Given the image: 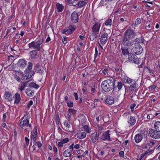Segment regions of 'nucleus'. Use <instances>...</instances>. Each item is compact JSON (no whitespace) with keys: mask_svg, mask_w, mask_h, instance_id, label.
Wrapping results in <instances>:
<instances>
[{"mask_svg":"<svg viewBox=\"0 0 160 160\" xmlns=\"http://www.w3.org/2000/svg\"><path fill=\"white\" fill-rule=\"evenodd\" d=\"M19 125L24 130L29 132L32 129V126L29 122V118L24 116L19 121Z\"/></svg>","mask_w":160,"mask_h":160,"instance_id":"nucleus-1","label":"nucleus"},{"mask_svg":"<svg viewBox=\"0 0 160 160\" xmlns=\"http://www.w3.org/2000/svg\"><path fill=\"white\" fill-rule=\"evenodd\" d=\"M32 67V63L31 62L28 63V66L26 70V72L28 73H26V75H24L21 73V75L22 76L21 77V79L22 80H27L31 78L32 75L34 73L33 71H30Z\"/></svg>","mask_w":160,"mask_h":160,"instance_id":"nucleus-2","label":"nucleus"},{"mask_svg":"<svg viewBox=\"0 0 160 160\" xmlns=\"http://www.w3.org/2000/svg\"><path fill=\"white\" fill-rule=\"evenodd\" d=\"M114 81H103L101 86L105 92H108L114 87Z\"/></svg>","mask_w":160,"mask_h":160,"instance_id":"nucleus-3","label":"nucleus"},{"mask_svg":"<svg viewBox=\"0 0 160 160\" xmlns=\"http://www.w3.org/2000/svg\"><path fill=\"white\" fill-rule=\"evenodd\" d=\"M43 42L42 38H40L37 41H32L28 44V46L30 48H33L38 51H40L41 49V45Z\"/></svg>","mask_w":160,"mask_h":160,"instance_id":"nucleus-4","label":"nucleus"},{"mask_svg":"<svg viewBox=\"0 0 160 160\" xmlns=\"http://www.w3.org/2000/svg\"><path fill=\"white\" fill-rule=\"evenodd\" d=\"M131 46V49L135 54L139 55L142 52V48L139 43H133L132 44Z\"/></svg>","mask_w":160,"mask_h":160,"instance_id":"nucleus-5","label":"nucleus"},{"mask_svg":"<svg viewBox=\"0 0 160 160\" xmlns=\"http://www.w3.org/2000/svg\"><path fill=\"white\" fill-rule=\"evenodd\" d=\"M135 35L136 33L133 30L128 29L124 32L122 38L130 40L134 38Z\"/></svg>","mask_w":160,"mask_h":160,"instance_id":"nucleus-6","label":"nucleus"},{"mask_svg":"<svg viewBox=\"0 0 160 160\" xmlns=\"http://www.w3.org/2000/svg\"><path fill=\"white\" fill-rule=\"evenodd\" d=\"M160 132L155 130L154 129H152L149 132V134L150 137L155 139L160 138Z\"/></svg>","mask_w":160,"mask_h":160,"instance_id":"nucleus-7","label":"nucleus"},{"mask_svg":"<svg viewBox=\"0 0 160 160\" xmlns=\"http://www.w3.org/2000/svg\"><path fill=\"white\" fill-rule=\"evenodd\" d=\"M132 44L130 40L122 38L121 46L128 48L130 47L131 48V46Z\"/></svg>","mask_w":160,"mask_h":160,"instance_id":"nucleus-8","label":"nucleus"},{"mask_svg":"<svg viewBox=\"0 0 160 160\" xmlns=\"http://www.w3.org/2000/svg\"><path fill=\"white\" fill-rule=\"evenodd\" d=\"M29 81H27L26 82H24L22 84L25 87L28 86L30 88H33L36 89H38L39 87L38 85L33 82H31L28 84Z\"/></svg>","mask_w":160,"mask_h":160,"instance_id":"nucleus-9","label":"nucleus"},{"mask_svg":"<svg viewBox=\"0 0 160 160\" xmlns=\"http://www.w3.org/2000/svg\"><path fill=\"white\" fill-rule=\"evenodd\" d=\"M78 13L76 11H74L71 16V19L73 23H75L78 21Z\"/></svg>","mask_w":160,"mask_h":160,"instance_id":"nucleus-10","label":"nucleus"},{"mask_svg":"<svg viewBox=\"0 0 160 160\" xmlns=\"http://www.w3.org/2000/svg\"><path fill=\"white\" fill-rule=\"evenodd\" d=\"M109 132V131L108 130L103 133L101 136V138L104 140L111 141Z\"/></svg>","mask_w":160,"mask_h":160,"instance_id":"nucleus-11","label":"nucleus"},{"mask_svg":"<svg viewBox=\"0 0 160 160\" xmlns=\"http://www.w3.org/2000/svg\"><path fill=\"white\" fill-rule=\"evenodd\" d=\"M100 134L99 132H95L92 134L91 140L92 142L95 143L98 140Z\"/></svg>","mask_w":160,"mask_h":160,"instance_id":"nucleus-12","label":"nucleus"},{"mask_svg":"<svg viewBox=\"0 0 160 160\" xmlns=\"http://www.w3.org/2000/svg\"><path fill=\"white\" fill-rule=\"evenodd\" d=\"M17 65L18 67L23 68L26 66L27 61L24 59H20L18 61Z\"/></svg>","mask_w":160,"mask_h":160,"instance_id":"nucleus-13","label":"nucleus"},{"mask_svg":"<svg viewBox=\"0 0 160 160\" xmlns=\"http://www.w3.org/2000/svg\"><path fill=\"white\" fill-rule=\"evenodd\" d=\"M108 34L106 33H104L102 35L100 38V42L102 44H105L108 40Z\"/></svg>","mask_w":160,"mask_h":160,"instance_id":"nucleus-14","label":"nucleus"},{"mask_svg":"<svg viewBox=\"0 0 160 160\" xmlns=\"http://www.w3.org/2000/svg\"><path fill=\"white\" fill-rule=\"evenodd\" d=\"M100 26L101 25L98 22L95 23L92 26V31L98 33Z\"/></svg>","mask_w":160,"mask_h":160,"instance_id":"nucleus-15","label":"nucleus"},{"mask_svg":"<svg viewBox=\"0 0 160 160\" xmlns=\"http://www.w3.org/2000/svg\"><path fill=\"white\" fill-rule=\"evenodd\" d=\"M64 8V6L62 4L57 2L56 5V9L58 12H61Z\"/></svg>","mask_w":160,"mask_h":160,"instance_id":"nucleus-16","label":"nucleus"},{"mask_svg":"<svg viewBox=\"0 0 160 160\" xmlns=\"http://www.w3.org/2000/svg\"><path fill=\"white\" fill-rule=\"evenodd\" d=\"M105 102L108 104L112 105L114 102V100L113 97L108 96L107 97L105 100Z\"/></svg>","mask_w":160,"mask_h":160,"instance_id":"nucleus-17","label":"nucleus"},{"mask_svg":"<svg viewBox=\"0 0 160 160\" xmlns=\"http://www.w3.org/2000/svg\"><path fill=\"white\" fill-rule=\"evenodd\" d=\"M142 139V136L140 133L137 134L134 137L135 141L136 143L140 142Z\"/></svg>","mask_w":160,"mask_h":160,"instance_id":"nucleus-18","label":"nucleus"},{"mask_svg":"<svg viewBox=\"0 0 160 160\" xmlns=\"http://www.w3.org/2000/svg\"><path fill=\"white\" fill-rule=\"evenodd\" d=\"M76 27L74 25H70L68 27V29H67V34H70L73 33L75 30Z\"/></svg>","mask_w":160,"mask_h":160,"instance_id":"nucleus-19","label":"nucleus"},{"mask_svg":"<svg viewBox=\"0 0 160 160\" xmlns=\"http://www.w3.org/2000/svg\"><path fill=\"white\" fill-rule=\"evenodd\" d=\"M37 130L35 128V131H34L31 135V141L33 143H35L36 138L37 136Z\"/></svg>","mask_w":160,"mask_h":160,"instance_id":"nucleus-20","label":"nucleus"},{"mask_svg":"<svg viewBox=\"0 0 160 160\" xmlns=\"http://www.w3.org/2000/svg\"><path fill=\"white\" fill-rule=\"evenodd\" d=\"M37 51H38L36 50H34L29 52L30 56L32 59H35L36 58L38 55Z\"/></svg>","mask_w":160,"mask_h":160,"instance_id":"nucleus-21","label":"nucleus"},{"mask_svg":"<svg viewBox=\"0 0 160 160\" xmlns=\"http://www.w3.org/2000/svg\"><path fill=\"white\" fill-rule=\"evenodd\" d=\"M136 120L135 118L132 116H130L128 122L131 125H133L135 124Z\"/></svg>","mask_w":160,"mask_h":160,"instance_id":"nucleus-22","label":"nucleus"},{"mask_svg":"<svg viewBox=\"0 0 160 160\" xmlns=\"http://www.w3.org/2000/svg\"><path fill=\"white\" fill-rule=\"evenodd\" d=\"M36 71L37 72L40 73L41 75L43 73V70H42L43 68L40 66L39 63H37L35 66Z\"/></svg>","mask_w":160,"mask_h":160,"instance_id":"nucleus-23","label":"nucleus"},{"mask_svg":"<svg viewBox=\"0 0 160 160\" xmlns=\"http://www.w3.org/2000/svg\"><path fill=\"white\" fill-rule=\"evenodd\" d=\"M128 49V48L121 46L122 54L125 55H128L129 54Z\"/></svg>","mask_w":160,"mask_h":160,"instance_id":"nucleus-24","label":"nucleus"},{"mask_svg":"<svg viewBox=\"0 0 160 160\" xmlns=\"http://www.w3.org/2000/svg\"><path fill=\"white\" fill-rule=\"evenodd\" d=\"M98 33L94 32L92 31V33L90 35L89 38L90 40L93 41L96 38L98 37Z\"/></svg>","mask_w":160,"mask_h":160,"instance_id":"nucleus-25","label":"nucleus"},{"mask_svg":"<svg viewBox=\"0 0 160 160\" xmlns=\"http://www.w3.org/2000/svg\"><path fill=\"white\" fill-rule=\"evenodd\" d=\"M25 93L29 97H32L34 94V92L33 90H32L31 88H28L26 89Z\"/></svg>","mask_w":160,"mask_h":160,"instance_id":"nucleus-26","label":"nucleus"},{"mask_svg":"<svg viewBox=\"0 0 160 160\" xmlns=\"http://www.w3.org/2000/svg\"><path fill=\"white\" fill-rule=\"evenodd\" d=\"M14 98H15L14 103H19L21 100V97L20 94L18 93H16L14 95Z\"/></svg>","mask_w":160,"mask_h":160,"instance_id":"nucleus-27","label":"nucleus"},{"mask_svg":"<svg viewBox=\"0 0 160 160\" xmlns=\"http://www.w3.org/2000/svg\"><path fill=\"white\" fill-rule=\"evenodd\" d=\"M77 138L80 139L84 138L86 137V133L85 132H78L77 135Z\"/></svg>","mask_w":160,"mask_h":160,"instance_id":"nucleus-28","label":"nucleus"},{"mask_svg":"<svg viewBox=\"0 0 160 160\" xmlns=\"http://www.w3.org/2000/svg\"><path fill=\"white\" fill-rule=\"evenodd\" d=\"M5 98L8 101H12V99L11 98L12 95L11 94L8 92H6L5 94Z\"/></svg>","mask_w":160,"mask_h":160,"instance_id":"nucleus-29","label":"nucleus"},{"mask_svg":"<svg viewBox=\"0 0 160 160\" xmlns=\"http://www.w3.org/2000/svg\"><path fill=\"white\" fill-rule=\"evenodd\" d=\"M72 150H66L63 152V155L65 157H70L72 154Z\"/></svg>","mask_w":160,"mask_h":160,"instance_id":"nucleus-30","label":"nucleus"},{"mask_svg":"<svg viewBox=\"0 0 160 160\" xmlns=\"http://www.w3.org/2000/svg\"><path fill=\"white\" fill-rule=\"evenodd\" d=\"M154 128L155 130L160 132V122H156L154 124Z\"/></svg>","mask_w":160,"mask_h":160,"instance_id":"nucleus-31","label":"nucleus"},{"mask_svg":"<svg viewBox=\"0 0 160 160\" xmlns=\"http://www.w3.org/2000/svg\"><path fill=\"white\" fill-rule=\"evenodd\" d=\"M64 124L65 127L66 128L67 131H69V128L71 127V125H70V124L69 123V120L65 121L64 123Z\"/></svg>","mask_w":160,"mask_h":160,"instance_id":"nucleus-32","label":"nucleus"},{"mask_svg":"<svg viewBox=\"0 0 160 160\" xmlns=\"http://www.w3.org/2000/svg\"><path fill=\"white\" fill-rule=\"evenodd\" d=\"M78 7L81 8L86 4V2L82 1H80L77 3Z\"/></svg>","mask_w":160,"mask_h":160,"instance_id":"nucleus-33","label":"nucleus"},{"mask_svg":"<svg viewBox=\"0 0 160 160\" xmlns=\"http://www.w3.org/2000/svg\"><path fill=\"white\" fill-rule=\"evenodd\" d=\"M138 86V85L137 84L136 82H135L134 83H133L130 86L129 88V89L131 91L133 90L135 88H137Z\"/></svg>","mask_w":160,"mask_h":160,"instance_id":"nucleus-34","label":"nucleus"},{"mask_svg":"<svg viewBox=\"0 0 160 160\" xmlns=\"http://www.w3.org/2000/svg\"><path fill=\"white\" fill-rule=\"evenodd\" d=\"M136 57V56L133 54L129 55L128 58V61L130 62H133Z\"/></svg>","mask_w":160,"mask_h":160,"instance_id":"nucleus-35","label":"nucleus"},{"mask_svg":"<svg viewBox=\"0 0 160 160\" xmlns=\"http://www.w3.org/2000/svg\"><path fill=\"white\" fill-rule=\"evenodd\" d=\"M83 128L88 133H89L91 132L90 128L87 125H84L83 127Z\"/></svg>","mask_w":160,"mask_h":160,"instance_id":"nucleus-36","label":"nucleus"},{"mask_svg":"<svg viewBox=\"0 0 160 160\" xmlns=\"http://www.w3.org/2000/svg\"><path fill=\"white\" fill-rule=\"evenodd\" d=\"M112 20L111 19H108L104 22L106 26H111L112 25Z\"/></svg>","mask_w":160,"mask_h":160,"instance_id":"nucleus-37","label":"nucleus"},{"mask_svg":"<svg viewBox=\"0 0 160 160\" xmlns=\"http://www.w3.org/2000/svg\"><path fill=\"white\" fill-rule=\"evenodd\" d=\"M154 141V140L152 139L150 141H148L147 142V144L150 147H152L155 144Z\"/></svg>","mask_w":160,"mask_h":160,"instance_id":"nucleus-38","label":"nucleus"},{"mask_svg":"<svg viewBox=\"0 0 160 160\" xmlns=\"http://www.w3.org/2000/svg\"><path fill=\"white\" fill-rule=\"evenodd\" d=\"M135 43H140L143 42V40L142 38H136L134 40Z\"/></svg>","mask_w":160,"mask_h":160,"instance_id":"nucleus-39","label":"nucleus"},{"mask_svg":"<svg viewBox=\"0 0 160 160\" xmlns=\"http://www.w3.org/2000/svg\"><path fill=\"white\" fill-rule=\"evenodd\" d=\"M68 111L69 113L73 115L75 114L76 112V111L73 109L69 108L68 109Z\"/></svg>","mask_w":160,"mask_h":160,"instance_id":"nucleus-40","label":"nucleus"},{"mask_svg":"<svg viewBox=\"0 0 160 160\" xmlns=\"http://www.w3.org/2000/svg\"><path fill=\"white\" fill-rule=\"evenodd\" d=\"M69 4H72V5L74 6H76L77 5H78L77 3H75L72 0H67Z\"/></svg>","mask_w":160,"mask_h":160,"instance_id":"nucleus-41","label":"nucleus"},{"mask_svg":"<svg viewBox=\"0 0 160 160\" xmlns=\"http://www.w3.org/2000/svg\"><path fill=\"white\" fill-rule=\"evenodd\" d=\"M67 105L68 107L71 108L73 106V103L72 101H70L67 103Z\"/></svg>","mask_w":160,"mask_h":160,"instance_id":"nucleus-42","label":"nucleus"},{"mask_svg":"<svg viewBox=\"0 0 160 160\" xmlns=\"http://www.w3.org/2000/svg\"><path fill=\"white\" fill-rule=\"evenodd\" d=\"M69 141V140L68 138H65L61 140L60 141L62 142L63 144H64L68 142Z\"/></svg>","mask_w":160,"mask_h":160,"instance_id":"nucleus-43","label":"nucleus"},{"mask_svg":"<svg viewBox=\"0 0 160 160\" xmlns=\"http://www.w3.org/2000/svg\"><path fill=\"white\" fill-rule=\"evenodd\" d=\"M141 20L140 18H138L135 21V24L138 25L141 23Z\"/></svg>","mask_w":160,"mask_h":160,"instance_id":"nucleus-44","label":"nucleus"},{"mask_svg":"<svg viewBox=\"0 0 160 160\" xmlns=\"http://www.w3.org/2000/svg\"><path fill=\"white\" fill-rule=\"evenodd\" d=\"M62 42L63 44H65L67 42V38L66 37V36L63 37V38H62Z\"/></svg>","mask_w":160,"mask_h":160,"instance_id":"nucleus-45","label":"nucleus"},{"mask_svg":"<svg viewBox=\"0 0 160 160\" xmlns=\"http://www.w3.org/2000/svg\"><path fill=\"white\" fill-rule=\"evenodd\" d=\"M139 62V59L137 58L136 57L135 58V59L134 60L133 62L134 63L138 64Z\"/></svg>","mask_w":160,"mask_h":160,"instance_id":"nucleus-46","label":"nucleus"},{"mask_svg":"<svg viewBox=\"0 0 160 160\" xmlns=\"http://www.w3.org/2000/svg\"><path fill=\"white\" fill-rule=\"evenodd\" d=\"M122 86V84L121 82H118V84L117 85V87L118 89L120 90L121 89Z\"/></svg>","mask_w":160,"mask_h":160,"instance_id":"nucleus-47","label":"nucleus"},{"mask_svg":"<svg viewBox=\"0 0 160 160\" xmlns=\"http://www.w3.org/2000/svg\"><path fill=\"white\" fill-rule=\"evenodd\" d=\"M154 116L152 114L150 115H147V118L148 119H152L154 118Z\"/></svg>","mask_w":160,"mask_h":160,"instance_id":"nucleus-48","label":"nucleus"},{"mask_svg":"<svg viewBox=\"0 0 160 160\" xmlns=\"http://www.w3.org/2000/svg\"><path fill=\"white\" fill-rule=\"evenodd\" d=\"M144 70H146V71L148 72L149 73H151L152 72V70L149 68L147 67H144Z\"/></svg>","mask_w":160,"mask_h":160,"instance_id":"nucleus-49","label":"nucleus"},{"mask_svg":"<svg viewBox=\"0 0 160 160\" xmlns=\"http://www.w3.org/2000/svg\"><path fill=\"white\" fill-rule=\"evenodd\" d=\"M89 82H82V87L83 88H85L87 85H89Z\"/></svg>","mask_w":160,"mask_h":160,"instance_id":"nucleus-50","label":"nucleus"},{"mask_svg":"<svg viewBox=\"0 0 160 160\" xmlns=\"http://www.w3.org/2000/svg\"><path fill=\"white\" fill-rule=\"evenodd\" d=\"M156 87V86L155 85H151L150 86V87L148 88L150 89V91H152V90L154 89Z\"/></svg>","mask_w":160,"mask_h":160,"instance_id":"nucleus-51","label":"nucleus"},{"mask_svg":"<svg viewBox=\"0 0 160 160\" xmlns=\"http://www.w3.org/2000/svg\"><path fill=\"white\" fill-rule=\"evenodd\" d=\"M100 73L102 74L103 75H104L105 76V77H107L108 75V72H105L104 71L102 70V71H100Z\"/></svg>","mask_w":160,"mask_h":160,"instance_id":"nucleus-52","label":"nucleus"},{"mask_svg":"<svg viewBox=\"0 0 160 160\" xmlns=\"http://www.w3.org/2000/svg\"><path fill=\"white\" fill-rule=\"evenodd\" d=\"M91 92L92 95H94L93 93H94L95 91V85L92 86L91 87Z\"/></svg>","mask_w":160,"mask_h":160,"instance_id":"nucleus-53","label":"nucleus"},{"mask_svg":"<svg viewBox=\"0 0 160 160\" xmlns=\"http://www.w3.org/2000/svg\"><path fill=\"white\" fill-rule=\"evenodd\" d=\"M102 130H103V128L102 126H98V132H99L100 134L101 133V132H100V131Z\"/></svg>","mask_w":160,"mask_h":160,"instance_id":"nucleus-54","label":"nucleus"},{"mask_svg":"<svg viewBox=\"0 0 160 160\" xmlns=\"http://www.w3.org/2000/svg\"><path fill=\"white\" fill-rule=\"evenodd\" d=\"M14 56L12 55L8 57V61H12L13 60Z\"/></svg>","mask_w":160,"mask_h":160,"instance_id":"nucleus-55","label":"nucleus"},{"mask_svg":"<svg viewBox=\"0 0 160 160\" xmlns=\"http://www.w3.org/2000/svg\"><path fill=\"white\" fill-rule=\"evenodd\" d=\"M33 104V102L32 100H30L29 101V102H28V105H27V107L28 108H29L31 105H32Z\"/></svg>","mask_w":160,"mask_h":160,"instance_id":"nucleus-56","label":"nucleus"},{"mask_svg":"<svg viewBox=\"0 0 160 160\" xmlns=\"http://www.w3.org/2000/svg\"><path fill=\"white\" fill-rule=\"evenodd\" d=\"M95 54L94 55V58H96L97 56V55L98 54V50H97V47H96V48H95Z\"/></svg>","mask_w":160,"mask_h":160,"instance_id":"nucleus-57","label":"nucleus"},{"mask_svg":"<svg viewBox=\"0 0 160 160\" xmlns=\"http://www.w3.org/2000/svg\"><path fill=\"white\" fill-rule=\"evenodd\" d=\"M152 151L151 150H147L144 153L145 155H149L152 152Z\"/></svg>","mask_w":160,"mask_h":160,"instance_id":"nucleus-58","label":"nucleus"},{"mask_svg":"<svg viewBox=\"0 0 160 160\" xmlns=\"http://www.w3.org/2000/svg\"><path fill=\"white\" fill-rule=\"evenodd\" d=\"M19 87H20L19 88V89L21 91H22L25 88V87L23 86L22 84H21V86Z\"/></svg>","mask_w":160,"mask_h":160,"instance_id":"nucleus-59","label":"nucleus"},{"mask_svg":"<svg viewBox=\"0 0 160 160\" xmlns=\"http://www.w3.org/2000/svg\"><path fill=\"white\" fill-rule=\"evenodd\" d=\"M58 146L60 147H62L63 146V144L61 141L58 143Z\"/></svg>","mask_w":160,"mask_h":160,"instance_id":"nucleus-60","label":"nucleus"},{"mask_svg":"<svg viewBox=\"0 0 160 160\" xmlns=\"http://www.w3.org/2000/svg\"><path fill=\"white\" fill-rule=\"evenodd\" d=\"M62 34H67V29H64L62 30L61 32Z\"/></svg>","mask_w":160,"mask_h":160,"instance_id":"nucleus-61","label":"nucleus"},{"mask_svg":"<svg viewBox=\"0 0 160 160\" xmlns=\"http://www.w3.org/2000/svg\"><path fill=\"white\" fill-rule=\"evenodd\" d=\"M119 154L120 155V156L122 157H123L124 156V152L123 151H121L119 152Z\"/></svg>","mask_w":160,"mask_h":160,"instance_id":"nucleus-62","label":"nucleus"},{"mask_svg":"<svg viewBox=\"0 0 160 160\" xmlns=\"http://www.w3.org/2000/svg\"><path fill=\"white\" fill-rule=\"evenodd\" d=\"M155 116H157L158 117L160 118V113L159 112L157 111L155 113Z\"/></svg>","mask_w":160,"mask_h":160,"instance_id":"nucleus-63","label":"nucleus"},{"mask_svg":"<svg viewBox=\"0 0 160 160\" xmlns=\"http://www.w3.org/2000/svg\"><path fill=\"white\" fill-rule=\"evenodd\" d=\"M53 151L56 153H57L58 152V149L55 146H54L53 148Z\"/></svg>","mask_w":160,"mask_h":160,"instance_id":"nucleus-64","label":"nucleus"}]
</instances>
